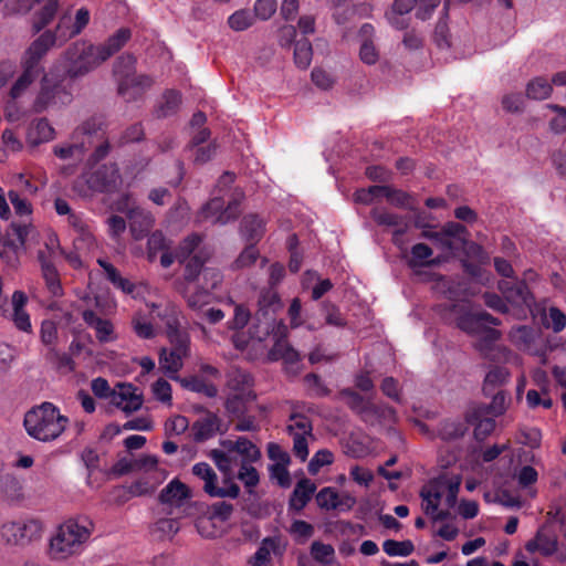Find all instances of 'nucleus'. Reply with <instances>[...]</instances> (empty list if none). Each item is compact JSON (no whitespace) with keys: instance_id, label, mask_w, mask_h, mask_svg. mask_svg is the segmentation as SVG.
Instances as JSON below:
<instances>
[{"instance_id":"1","label":"nucleus","mask_w":566,"mask_h":566,"mask_svg":"<svg viewBox=\"0 0 566 566\" xmlns=\"http://www.w3.org/2000/svg\"><path fill=\"white\" fill-rule=\"evenodd\" d=\"M69 422V418L54 403L44 401L24 415L23 426L31 438L50 442L64 432Z\"/></svg>"},{"instance_id":"53","label":"nucleus","mask_w":566,"mask_h":566,"mask_svg":"<svg viewBox=\"0 0 566 566\" xmlns=\"http://www.w3.org/2000/svg\"><path fill=\"white\" fill-rule=\"evenodd\" d=\"M384 552L389 556H409L415 551V545L410 539L406 541H395V539H386L382 544Z\"/></svg>"},{"instance_id":"42","label":"nucleus","mask_w":566,"mask_h":566,"mask_svg":"<svg viewBox=\"0 0 566 566\" xmlns=\"http://www.w3.org/2000/svg\"><path fill=\"white\" fill-rule=\"evenodd\" d=\"M184 357L185 356L175 352L174 349H171L170 352L161 349L159 355V366L165 371V374L168 375V377L175 379L176 374L182 367Z\"/></svg>"},{"instance_id":"14","label":"nucleus","mask_w":566,"mask_h":566,"mask_svg":"<svg viewBox=\"0 0 566 566\" xmlns=\"http://www.w3.org/2000/svg\"><path fill=\"white\" fill-rule=\"evenodd\" d=\"M525 549L531 554L538 552L545 557L552 556L558 549L557 535L543 525L537 530L535 537L526 543Z\"/></svg>"},{"instance_id":"17","label":"nucleus","mask_w":566,"mask_h":566,"mask_svg":"<svg viewBox=\"0 0 566 566\" xmlns=\"http://www.w3.org/2000/svg\"><path fill=\"white\" fill-rule=\"evenodd\" d=\"M196 442H205L221 430V419L214 412L208 411L205 417L197 419L191 426Z\"/></svg>"},{"instance_id":"50","label":"nucleus","mask_w":566,"mask_h":566,"mask_svg":"<svg viewBox=\"0 0 566 566\" xmlns=\"http://www.w3.org/2000/svg\"><path fill=\"white\" fill-rule=\"evenodd\" d=\"M467 422L474 424V438L479 441L484 440L495 429V421L493 419H479L475 411L468 415Z\"/></svg>"},{"instance_id":"43","label":"nucleus","mask_w":566,"mask_h":566,"mask_svg":"<svg viewBox=\"0 0 566 566\" xmlns=\"http://www.w3.org/2000/svg\"><path fill=\"white\" fill-rule=\"evenodd\" d=\"M167 336L172 349L182 356H187L189 353L190 338L187 332L180 329L177 325H167Z\"/></svg>"},{"instance_id":"19","label":"nucleus","mask_w":566,"mask_h":566,"mask_svg":"<svg viewBox=\"0 0 566 566\" xmlns=\"http://www.w3.org/2000/svg\"><path fill=\"white\" fill-rule=\"evenodd\" d=\"M38 261L40 263L42 276L45 281L49 292L53 296H61L63 294V289L61 285L59 271L53 260L46 256L44 251H38Z\"/></svg>"},{"instance_id":"29","label":"nucleus","mask_w":566,"mask_h":566,"mask_svg":"<svg viewBox=\"0 0 566 566\" xmlns=\"http://www.w3.org/2000/svg\"><path fill=\"white\" fill-rule=\"evenodd\" d=\"M316 485L310 479L300 480L290 497V509L301 512L312 499Z\"/></svg>"},{"instance_id":"59","label":"nucleus","mask_w":566,"mask_h":566,"mask_svg":"<svg viewBox=\"0 0 566 566\" xmlns=\"http://www.w3.org/2000/svg\"><path fill=\"white\" fill-rule=\"evenodd\" d=\"M169 250V244L161 231L153 232L147 240V256L150 262L155 261L157 253Z\"/></svg>"},{"instance_id":"6","label":"nucleus","mask_w":566,"mask_h":566,"mask_svg":"<svg viewBox=\"0 0 566 566\" xmlns=\"http://www.w3.org/2000/svg\"><path fill=\"white\" fill-rule=\"evenodd\" d=\"M82 178L90 190L101 193L115 191L120 182L119 169L115 163L102 164L95 168L92 166L83 172Z\"/></svg>"},{"instance_id":"40","label":"nucleus","mask_w":566,"mask_h":566,"mask_svg":"<svg viewBox=\"0 0 566 566\" xmlns=\"http://www.w3.org/2000/svg\"><path fill=\"white\" fill-rule=\"evenodd\" d=\"M339 396L347 399V406L357 412L365 422H369L370 411H367L366 408L373 406V403L365 402L363 396L352 388L342 389Z\"/></svg>"},{"instance_id":"61","label":"nucleus","mask_w":566,"mask_h":566,"mask_svg":"<svg viewBox=\"0 0 566 566\" xmlns=\"http://www.w3.org/2000/svg\"><path fill=\"white\" fill-rule=\"evenodd\" d=\"M333 461V453L327 449H321L313 455V458L308 462L307 470L313 475L317 474L323 467L332 464Z\"/></svg>"},{"instance_id":"5","label":"nucleus","mask_w":566,"mask_h":566,"mask_svg":"<svg viewBox=\"0 0 566 566\" xmlns=\"http://www.w3.org/2000/svg\"><path fill=\"white\" fill-rule=\"evenodd\" d=\"M63 24L64 19L59 22L55 32L46 30L39 38H36L24 52L21 60V65H27L29 69H32L39 73L43 72L41 60L55 44L57 38L66 40V33L62 32Z\"/></svg>"},{"instance_id":"26","label":"nucleus","mask_w":566,"mask_h":566,"mask_svg":"<svg viewBox=\"0 0 566 566\" xmlns=\"http://www.w3.org/2000/svg\"><path fill=\"white\" fill-rule=\"evenodd\" d=\"M28 302V297L22 291H14L12 294L11 303L13 307L12 321L14 326L22 332H31L32 325L30 315L25 312L24 306Z\"/></svg>"},{"instance_id":"12","label":"nucleus","mask_w":566,"mask_h":566,"mask_svg":"<svg viewBox=\"0 0 566 566\" xmlns=\"http://www.w3.org/2000/svg\"><path fill=\"white\" fill-rule=\"evenodd\" d=\"M39 532V525L34 521L8 522L1 527V537L9 545H25Z\"/></svg>"},{"instance_id":"27","label":"nucleus","mask_w":566,"mask_h":566,"mask_svg":"<svg viewBox=\"0 0 566 566\" xmlns=\"http://www.w3.org/2000/svg\"><path fill=\"white\" fill-rule=\"evenodd\" d=\"M32 224L12 222L6 235L0 240V245L23 250Z\"/></svg>"},{"instance_id":"20","label":"nucleus","mask_w":566,"mask_h":566,"mask_svg":"<svg viewBox=\"0 0 566 566\" xmlns=\"http://www.w3.org/2000/svg\"><path fill=\"white\" fill-rule=\"evenodd\" d=\"M240 233L247 242L256 244L265 233V220L256 213L245 214L240 223Z\"/></svg>"},{"instance_id":"18","label":"nucleus","mask_w":566,"mask_h":566,"mask_svg":"<svg viewBox=\"0 0 566 566\" xmlns=\"http://www.w3.org/2000/svg\"><path fill=\"white\" fill-rule=\"evenodd\" d=\"M440 0H395L390 11L408 14L416 6V17L422 21L429 19Z\"/></svg>"},{"instance_id":"48","label":"nucleus","mask_w":566,"mask_h":566,"mask_svg":"<svg viewBox=\"0 0 566 566\" xmlns=\"http://www.w3.org/2000/svg\"><path fill=\"white\" fill-rule=\"evenodd\" d=\"M313 49L311 42L303 38L295 42L294 63L301 70H306L312 62Z\"/></svg>"},{"instance_id":"7","label":"nucleus","mask_w":566,"mask_h":566,"mask_svg":"<svg viewBox=\"0 0 566 566\" xmlns=\"http://www.w3.org/2000/svg\"><path fill=\"white\" fill-rule=\"evenodd\" d=\"M72 93L62 83L54 82L44 75L33 103V111L42 113L49 107L65 106L72 102Z\"/></svg>"},{"instance_id":"11","label":"nucleus","mask_w":566,"mask_h":566,"mask_svg":"<svg viewBox=\"0 0 566 566\" xmlns=\"http://www.w3.org/2000/svg\"><path fill=\"white\" fill-rule=\"evenodd\" d=\"M179 263L184 265V273L180 277L175 280L174 286L188 303V295H191L193 291L192 284H197L200 281L201 273L205 269V260L200 255L195 254L186 259L185 262Z\"/></svg>"},{"instance_id":"49","label":"nucleus","mask_w":566,"mask_h":566,"mask_svg":"<svg viewBox=\"0 0 566 566\" xmlns=\"http://www.w3.org/2000/svg\"><path fill=\"white\" fill-rule=\"evenodd\" d=\"M237 455L241 457V463H254L261 459L260 449L248 438L239 437Z\"/></svg>"},{"instance_id":"10","label":"nucleus","mask_w":566,"mask_h":566,"mask_svg":"<svg viewBox=\"0 0 566 566\" xmlns=\"http://www.w3.org/2000/svg\"><path fill=\"white\" fill-rule=\"evenodd\" d=\"M77 136H86L88 138V144H92L91 138L101 139L102 143L97 145L94 151L87 159V165L90 167L97 165L101 160H103L111 150V145L107 138H105V132L102 129V124L95 119L90 118L85 120L81 126H78L75 130Z\"/></svg>"},{"instance_id":"39","label":"nucleus","mask_w":566,"mask_h":566,"mask_svg":"<svg viewBox=\"0 0 566 566\" xmlns=\"http://www.w3.org/2000/svg\"><path fill=\"white\" fill-rule=\"evenodd\" d=\"M59 8L57 0H45L43 7L39 9L33 15V30L40 32L54 19Z\"/></svg>"},{"instance_id":"63","label":"nucleus","mask_w":566,"mask_h":566,"mask_svg":"<svg viewBox=\"0 0 566 566\" xmlns=\"http://www.w3.org/2000/svg\"><path fill=\"white\" fill-rule=\"evenodd\" d=\"M370 214L373 220L379 226L398 227L402 224L403 220L402 217L396 213L377 208L373 209Z\"/></svg>"},{"instance_id":"38","label":"nucleus","mask_w":566,"mask_h":566,"mask_svg":"<svg viewBox=\"0 0 566 566\" xmlns=\"http://www.w3.org/2000/svg\"><path fill=\"white\" fill-rule=\"evenodd\" d=\"M510 371L504 366H493L486 374L483 384V391L485 395H491L497 387L503 386L509 381Z\"/></svg>"},{"instance_id":"44","label":"nucleus","mask_w":566,"mask_h":566,"mask_svg":"<svg viewBox=\"0 0 566 566\" xmlns=\"http://www.w3.org/2000/svg\"><path fill=\"white\" fill-rule=\"evenodd\" d=\"M553 86L547 78L537 76L526 85V96L531 99L542 101L551 96Z\"/></svg>"},{"instance_id":"45","label":"nucleus","mask_w":566,"mask_h":566,"mask_svg":"<svg viewBox=\"0 0 566 566\" xmlns=\"http://www.w3.org/2000/svg\"><path fill=\"white\" fill-rule=\"evenodd\" d=\"M136 57L130 53H125L118 56L113 66L114 76L119 84L123 78H127L136 72Z\"/></svg>"},{"instance_id":"60","label":"nucleus","mask_w":566,"mask_h":566,"mask_svg":"<svg viewBox=\"0 0 566 566\" xmlns=\"http://www.w3.org/2000/svg\"><path fill=\"white\" fill-rule=\"evenodd\" d=\"M259 258V250L256 244L249 243L244 250L239 254L232 264L234 270H240L253 265Z\"/></svg>"},{"instance_id":"25","label":"nucleus","mask_w":566,"mask_h":566,"mask_svg":"<svg viewBox=\"0 0 566 566\" xmlns=\"http://www.w3.org/2000/svg\"><path fill=\"white\" fill-rule=\"evenodd\" d=\"M182 101L181 93L177 90H166L157 102L154 115L157 118L170 117L179 111Z\"/></svg>"},{"instance_id":"2","label":"nucleus","mask_w":566,"mask_h":566,"mask_svg":"<svg viewBox=\"0 0 566 566\" xmlns=\"http://www.w3.org/2000/svg\"><path fill=\"white\" fill-rule=\"evenodd\" d=\"M94 530L87 517L70 518L57 530L50 542V554L54 559H66L82 553Z\"/></svg>"},{"instance_id":"46","label":"nucleus","mask_w":566,"mask_h":566,"mask_svg":"<svg viewBox=\"0 0 566 566\" xmlns=\"http://www.w3.org/2000/svg\"><path fill=\"white\" fill-rule=\"evenodd\" d=\"M382 197L397 208L413 209L412 197L403 190L396 189L391 186H384Z\"/></svg>"},{"instance_id":"52","label":"nucleus","mask_w":566,"mask_h":566,"mask_svg":"<svg viewBox=\"0 0 566 566\" xmlns=\"http://www.w3.org/2000/svg\"><path fill=\"white\" fill-rule=\"evenodd\" d=\"M254 21V14L245 9L238 10L228 18L229 27L237 32L248 30Z\"/></svg>"},{"instance_id":"62","label":"nucleus","mask_w":566,"mask_h":566,"mask_svg":"<svg viewBox=\"0 0 566 566\" xmlns=\"http://www.w3.org/2000/svg\"><path fill=\"white\" fill-rule=\"evenodd\" d=\"M384 186H370L355 191L354 200L356 203L370 205L374 200L382 197Z\"/></svg>"},{"instance_id":"56","label":"nucleus","mask_w":566,"mask_h":566,"mask_svg":"<svg viewBox=\"0 0 566 566\" xmlns=\"http://www.w3.org/2000/svg\"><path fill=\"white\" fill-rule=\"evenodd\" d=\"M437 287L449 300L455 301L461 295V283L452 277L439 275L437 280Z\"/></svg>"},{"instance_id":"47","label":"nucleus","mask_w":566,"mask_h":566,"mask_svg":"<svg viewBox=\"0 0 566 566\" xmlns=\"http://www.w3.org/2000/svg\"><path fill=\"white\" fill-rule=\"evenodd\" d=\"M420 496L422 499V510L424 514H430L438 510L442 492L437 484L432 483L421 489Z\"/></svg>"},{"instance_id":"33","label":"nucleus","mask_w":566,"mask_h":566,"mask_svg":"<svg viewBox=\"0 0 566 566\" xmlns=\"http://www.w3.org/2000/svg\"><path fill=\"white\" fill-rule=\"evenodd\" d=\"M433 250L426 243H416L411 247L410 258L407 261L409 268L436 266L440 263L439 259H431Z\"/></svg>"},{"instance_id":"34","label":"nucleus","mask_w":566,"mask_h":566,"mask_svg":"<svg viewBox=\"0 0 566 566\" xmlns=\"http://www.w3.org/2000/svg\"><path fill=\"white\" fill-rule=\"evenodd\" d=\"M280 548V538L276 536H269L263 538L256 552L250 557L249 564L251 566H268L271 562V552L277 553Z\"/></svg>"},{"instance_id":"8","label":"nucleus","mask_w":566,"mask_h":566,"mask_svg":"<svg viewBox=\"0 0 566 566\" xmlns=\"http://www.w3.org/2000/svg\"><path fill=\"white\" fill-rule=\"evenodd\" d=\"M242 193L239 198H233L227 206L222 197H214L209 200L200 211V217L205 220H211L213 223L224 226L233 221L240 214V202Z\"/></svg>"},{"instance_id":"13","label":"nucleus","mask_w":566,"mask_h":566,"mask_svg":"<svg viewBox=\"0 0 566 566\" xmlns=\"http://www.w3.org/2000/svg\"><path fill=\"white\" fill-rule=\"evenodd\" d=\"M497 289L512 305L531 308L534 303V296L523 280H501L497 283Z\"/></svg>"},{"instance_id":"22","label":"nucleus","mask_w":566,"mask_h":566,"mask_svg":"<svg viewBox=\"0 0 566 566\" xmlns=\"http://www.w3.org/2000/svg\"><path fill=\"white\" fill-rule=\"evenodd\" d=\"M22 73L13 83L9 92V99L7 102V111L11 116L10 109L15 107V101L20 98L29 86L39 77L40 73L29 69L27 65H22Z\"/></svg>"},{"instance_id":"58","label":"nucleus","mask_w":566,"mask_h":566,"mask_svg":"<svg viewBox=\"0 0 566 566\" xmlns=\"http://www.w3.org/2000/svg\"><path fill=\"white\" fill-rule=\"evenodd\" d=\"M238 479L244 484L250 494L254 493L253 488H255L260 482L259 472L254 467H252V463H240Z\"/></svg>"},{"instance_id":"30","label":"nucleus","mask_w":566,"mask_h":566,"mask_svg":"<svg viewBox=\"0 0 566 566\" xmlns=\"http://www.w3.org/2000/svg\"><path fill=\"white\" fill-rule=\"evenodd\" d=\"M132 38L129 28H120L113 35H111L104 43L98 44V49L103 56L101 60H108L112 55L117 53Z\"/></svg>"},{"instance_id":"23","label":"nucleus","mask_w":566,"mask_h":566,"mask_svg":"<svg viewBox=\"0 0 566 566\" xmlns=\"http://www.w3.org/2000/svg\"><path fill=\"white\" fill-rule=\"evenodd\" d=\"M83 321L95 331L96 338L101 343L114 339V326L111 321L99 317L94 311L85 310L82 313Z\"/></svg>"},{"instance_id":"24","label":"nucleus","mask_w":566,"mask_h":566,"mask_svg":"<svg viewBox=\"0 0 566 566\" xmlns=\"http://www.w3.org/2000/svg\"><path fill=\"white\" fill-rule=\"evenodd\" d=\"M191 495L189 488L178 479L171 480L159 493L163 504L180 506Z\"/></svg>"},{"instance_id":"64","label":"nucleus","mask_w":566,"mask_h":566,"mask_svg":"<svg viewBox=\"0 0 566 566\" xmlns=\"http://www.w3.org/2000/svg\"><path fill=\"white\" fill-rule=\"evenodd\" d=\"M189 428V420L187 417L178 415L165 422V434L167 437L170 436H180L185 433Z\"/></svg>"},{"instance_id":"9","label":"nucleus","mask_w":566,"mask_h":566,"mask_svg":"<svg viewBox=\"0 0 566 566\" xmlns=\"http://www.w3.org/2000/svg\"><path fill=\"white\" fill-rule=\"evenodd\" d=\"M222 282V274L213 268H205L200 281L195 285L191 295H188L187 305L192 310H199L210 302L211 291Z\"/></svg>"},{"instance_id":"3","label":"nucleus","mask_w":566,"mask_h":566,"mask_svg":"<svg viewBox=\"0 0 566 566\" xmlns=\"http://www.w3.org/2000/svg\"><path fill=\"white\" fill-rule=\"evenodd\" d=\"M103 54L97 45L76 42L65 52V71L70 77L85 75L106 60H101Z\"/></svg>"},{"instance_id":"41","label":"nucleus","mask_w":566,"mask_h":566,"mask_svg":"<svg viewBox=\"0 0 566 566\" xmlns=\"http://www.w3.org/2000/svg\"><path fill=\"white\" fill-rule=\"evenodd\" d=\"M181 386L190 391L202 394L208 398H214L218 395V388L212 382L206 381L199 376H190L180 380Z\"/></svg>"},{"instance_id":"28","label":"nucleus","mask_w":566,"mask_h":566,"mask_svg":"<svg viewBox=\"0 0 566 566\" xmlns=\"http://www.w3.org/2000/svg\"><path fill=\"white\" fill-rule=\"evenodd\" d=\"M254 380L250 373L241 368L233 367L227 374V387L233 391V394L245 395L248 392H254L252 390Z\"/></svg>"},{"instance_id":"37","label":"nucleus","mask_w":566,"mask_h":566,"mask_svg":"<svg viewBox=\"0 0 566 566\" xmlns=\"http://www.w3.org/2000/svg\"><path fill=\"white\" fill-rule=\"evenodd\" d=\"M310 549L312 558L322 566H338L335 549L331 544L314 541Z\"/></svg>"},{"instance_id":"31","label":"nucleus","mask_w":566,"mask_h":566,"mask_svg":"<svg viewBox=\"0 0 566 566\" xmlns=\"http://www.w3.org/2000/svg\"><path fill=\"white\" fill-rule=\"evenodd\" d=\"M128 219L130 231L136 240L145 237L154 224L153 216L140 209H132Z\"/></svg>"},{"instance_id":"15","label":"nucleus","mask_w":566,"mask_h":566,"mask_svg":"<svg viewBox=\"0 0 566 566\" xmlns=\"http://www.w3.org/2000/svg\"><path fill=\"white\" fill-rule=\"evenodd\" d=\"M119 390L112 394V405L120 408L125 413L130 415L143 406V395L137 392V387L132 384L118 386Z\"/></svg>"},{"instance_id":"32","label":"nucleus","mask_w":566,"mask_h":566,"mask_svg":"<svg viewBox=\"0 0 566 566\" xmlns=\"http://www.w3.org/2000/svg\"><path fill=\"white\" fill-rule=\"evenodd\" d=\"M97 263L104 270L106 279L114 285V287L120 290L125 294L134 295L136 290L135 283L123 277L118 270L106 260L98 259Z\"/></svg>"},{"instance_id":"36","label":"nucleus","mask_w":566,"mask_h":566,"mask_svg":"<svg viewBox=\"0 0 566 566\" xmlns=\"http://www.w3.org/2000/svg\"><path fill=\"white\" fill-rule=\"evenodd\" d=\"M256 399L255 392L233 394L230 395L224 402L227 412L233 418L241 417L248 411L247 403Z\"/></svg>"},{"instance_id":"51","label":"nucleus","mask_w":566,"mask_h":566,"mask_svg":"<svg viewBox=\"0 0 566 566\" xmlns=\"http://www.w3.org/2000/svg\"><path fill=\"white\" fill-rule=\"evenodd\" d=\"M457 326L471 335L482 333V324L480 321L479 312H465L457 318Z\"/></svg>"},{"instance_id":"55","label":"nucleus","mask_w":566,"mask_h":566,"mask_svg":"<svg viewBox=\"0 0 566 566\" xmlns=\"http://www.w3.org/2000/svg\"><path fill=\"white\" fill-rule=\"evenodd\" d=\"M209 457L212 459L218 470L224 474V478H230L229 474L231 473L233 463L237 462V457L230 455L220 449H212L209 452Z\"/></svg>"},{"instance_id":"35","label":"nucleus","mask_w":566,"mask_h":566,"mask_svg":"<svg viewBox=\"0 0 566 566\" xmlns=\"http://www.w3.org/2000/svg\"><path fill=\"white\" fill-rule=\"evenodd\" d=\"M467 431V421L447 419L439 423L437 428V437L443 441H454L462 438Z\"/></svg>"},{"instance_id":"57","label":"nucleus","mask_w":566,"mask_h":566,"mask_svg":"<svg viewBox=\"0 0 566 566\" xmlns=\"http://www.w3.org/2000/svg\"><path fill=\"white\" fill-rule=\"evenodd\" d=\"M201 243V238L198 234H190L185 238L178 249L176 250V259L178 262H185L186 259L193 256V252Z\"/></svg>"},{"instance_id":"54","label":"nucleus","mask_w":566,"mask_h":566,"mask_svg":"<svg viewBox=\"0 0 566 566\" xmlns=\"http://www.w3.org/2000/svg\"><path fill=\"white\" fill-rule=\"evenodd\" d=\"M286 430L290 436H294L295 433L312 436L313 427L308 417L301 413H292Z\"/></svg>"},{"instance_id":"16","label":"nucleus","mask_w":566,"mask_h":566,"mask_svg":"<svg viewBox=\"0 0 566 566\" xmlns=\"http://www.w3.org/2000/svg\"><path fill=\"white\" fill-rule=\"evenodd\" d=\"M154 81L146 74H136V72L123 78L118 84V94L126 101H135L140 97L144 92L153 85Z\"/></svg>"},{"instance_id":"4","label":"nucleus","mask_w":566,"mask_h":566,"mask_svg":"<svg viewBox=\"0 0 566 566\" xmlns=\"http://www.w3.org/2000/svg\"><path fill=\"white\" fill-rule=\"evenodd\" d=\"M192 474L203 481V491L210 497L237 499L240 486L232 478H223L222 486L218 485V475L207 462H198L192 467Z\"/></svg>"},{"instance_id":"21","label":"nucleus","mask_w":566,"mask_h":566,"mask_svg":"<svg viewBox=\"0 0 566 566\" xmlns=\"http://www.w3.org/2000/svg\"><path fill=\"white\" fill-rule=\"evenodd\" d=\"M256 315L263 318H274L283 304L276 289L264 287L261 290L258 301Z\"/></svg>"}]
</instances>
